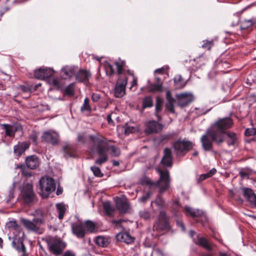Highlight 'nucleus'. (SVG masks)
<instances>
[{"label": "nucleus", "instance_id": "obj_28", "mask_svg": "<svg viewBox=\"0 0 256 256\" xmlns=\"http://www.w3.org/2000/svg\"><path fill=\"white\" fill-rule=\"evenodd\" d=\"M1 126L5 130L6 135L10 137H14L16 130L14 126L8 124H2Z\"/></svg>", "mask_w": 256, "mask_h": 256}, {"label": "nucleus", "instance_id": "obj_26", "mask_svg": "<svg viewBox=\"0 0 256 256\" xmlns=\"http://www.w3.org/2000/svg\"><path fill=\"white\" fill-rule=\"evenodd\" d=\"M116 238L118 240L130 244L134 242V238L131 236L128 233L120 232L116 235Z\"/></svg>", "mask_w": 256, "mask_h": 256}, {"label": "nucleus", "instance_id": "obj_18", "mask_svg": "<svg viewBox=\"0 0 256 256\" xmlns=\"http://www.w3.org/2000/svg\"><path fill=\"white\" fill-rule=\"evenodd\" d=\"M157 225L158 227L162 230H168L170 228L168 218L166 212L164 210L160 212Z\"/></svg>", "mask_w": 256, "mask_h": 256}, {"label": "nucleus", "instance_id": "obj_27", "mask_svg": "<svg viewBox=\"0 0 256 256\" xmlns=\"http://www.w3.org/2000/svg\"><path fill=\"white\" fill-rule=\"evenodd\" d=\"M254 22L253 21L251 20H246L244 18V17H242L239 20L238 25L240 26V29L241 30H247L250 28Z\"/></svg>", "mask_w": 256, "mask_h": 256}, {"label": "nucleus", "instance_id": "obj_48", "mask_svg": "<svg viewBox=\"0 0 256 256\" xmlns=\"http://www.w3.org/2000/svg\"><path fill=\"white\" fill-rule=\"evenodd\" d=\"M230 64L226 61H222L218 64V68L222 71V69H226L229 68Z\"/></svg>", "mask_w": 256, "mask_h": 256}, {"label": "nucleus", "instance_id": "obj_35", "mask_svg": "<svg viewBox=\"0 0 256 256\" xmlns=\"http://www.w3.org/2000/svg\"><path fill=\"white\" fill-rule=\"evenodd\" d=\"M163 102L162 98H157L156 99V116L158 118V120L160 121L161 120V118L160 116L158 114V113L162 110V106Z\"/></svg>", "mask_w": 256, "mask_h": 256}, {"label": "nucleus", "instance_id": "obj_39", "mask_svg": "<svg viewBox=\"0 0 256 256\" xmlns=\"http://www.w3.org/2000/svg\"><path fill=\"white\" fill-rule=\"evenodd\" d=\"M96 242L98 246L102 247H106L108 244L106 238L102 236H98L96 238Z\"/></svg>", "mask_w": 256, "mask_h": 256}, {"label": "nucleus", "instance_id": "obj_51", "mask_svg": "<svg viewBox=\"0 0 256 256\" xmlns=\"http://www.w3.org/2000/svg\"><path fill=\"white\" fill-rule=\"evenodd\" d=\"M48 82L50 84L55 86H59V80L57 78L50 77V79L48 80Z\"/></svg>", "mask_w": 256, "mask_h": 256}, {"label": "nucleus", "instance_id": "obj_29", "mask_svg": "<svg viewBox=\"0 0 256 256\" xmlns=\"http://www.w3.org/2000/svg\"><path fill=\"white\" fill-rule=\"evenodd\" d=\"M174 84L176 88H182L186 85V81L180 74L176 75L174 78Z\"/></svg>", "mask_w": 256, "mask_h": 256}, {"label": "nucleus", "instance_id": "obj_21", "mask_svg": "<svg viewBox=\"0 0 256 256\" xmlns=\"http://www.w3.org/2000/svg\"><path fill=\"white\" fill-rule=\"evenodd\" d=\"M242 190L246 198L252 206L256 208V195L253 190L250 188H243Z\"/></svg>", "mask_w": 256, "mask_h": 256}, {"label": "nucleus", "instance_id": "obj_44", "mask_svg": "<svg viewBox=\"0 0 256 256\" xmlns=\"http://www.w3.org/2000/svg\"><path fill=\"white\" fill-rule=\"evenodd\" d=\"M106 70L108 76H112L115 73L113 66L109 63L106 65Z\"/></svg>", "mask_w": 256, "mask_h": 256}, {"label": "nucleus", "instance_id": "obj_57", "mask_svg": "<svg viewBox=\"0 0 256 256\" xmlns=\"http://www.w3.org/2000/svg\"><path fill=\"white\" fill-rule=\"evenodd\" d=\"M176 224H177V225L178 226H180L183 231L185 230H186L185 226H184V224L183 223V222L182 221L177 220Z\"/></svg>", "mask_w": 256, "mask_h": 256}, {"label": "nucleus", "instance_id": "obj_24", "mask_svg": "<svg viewBox=\"0 0 256 256\" xmlns=\"http://www.w3.org/2000/svg\"><path fill=\"white\" fill-rule=\"evenodd\" d=\"M166 99L167 100L166 104V109L170 112L174 114L175 111L174 109V103L175 100L172 98L171 92L168 90L166 92Z\"/></svg>", "mask_w": 256, "mask_h": 256}, {"label": "nucleus", "instance_id": "obj_56", "mask_svg": "<svg viewBox=\"0 0 256 256\" xmlns=\"http://www.w3.org/2000/svg\"><path fill=\"white\" fill-rule=\"evenodd\" d=\"M62 256H76L75 254L70 250H67L66 251Z\"/></svg>", "mask_w": 256, "mask_h": 256}, {"label": "nucleus", "instance_id": "obj_5", "mask_svg": "<svg viewBox=\"0 0 256 256\" xmlns=\"http://www.w3.org/2000/svg\"><path fill=\"white\" fill-rule=\"evenodd\" d=\"M234 125L233 120L230 117L218 118L214 122L209 128L216 134L224 141V134L226 133L227 130L231 128Z\"/></svg>", "mask_w": 256, "mask_h": 256}, {"label": "nucleus", "instance_id": "obj_50", "mask_svg": "<svg viewBox=\"0 0 256 256\" xmlns=\"http://www.w3.org/2000/svg\"><path fill=\"white\" fill-rule=\"evenodd\" d=\"M256 134V129L254 128H246L244 132L246 136H252Z\"/></svg>", "mask_w": 256, "mask_h": 256}, {"label": "nucleus", "instance_id": "obj_37", "mask_svg": "<svg viewBox=\"0 0 256 256\" xmlns=\"http://www.w3.org/2000/svg\"><path fill=\"white\" fill-rule=\"evenodd\" d=\"M80 111L82 112L86 111L89 112L92 111V108L90 104V100L88 98H86L84 100V104L80 108Z\"/></svg>", "mask_w": 256, "mask_h": 256}, {"label": "nucleus", "instance_id": "obj_32", "mask_svg": "<svg viewBox=\"0 0 256 256\" xmlns=\"http://www.w3.org/2000/svg\"><path fill=\"white\" fill-rule=\"evenodd\" d=\"M114 64L116 66L117 74L120 76H121L125 70V68L126 66V62L119 59L114 62Z\"/></svg>", "mask_w": 256, "mask_h": 256}, {"label": "nucleus", "instance_id": "obj_13", "mask_svg": "<svg viewBox=\"0 0 256 256\" xmlns=\"http://www.w3.org/2000/svg\"><path fill=\"white\" fill-rule=\"evenodd\" d=\"M54 71L48 68H40L34 72V77L38 80H45L50 78L54 74Z\"/></svg>", "mask_w": 256, "mask_h": 256}, {"label": "nucleus", "instance_id": "obj_22", "mask_svg": "<svg viewBox=\"0 0 256 256\" xmlns=\"http://www.w3.org/2000/svg\"><path fill=\"white\" fill-rule=\"evenodd\" d=\"M91 77V74L89 71L80 70L76 74V78L78 82H88Z\"/></svg>", "mask_w": 256, "mask_h": 256}, {"label": "nucleus", "instance_id": "obj_23", "mask_svg": "<svg viewBox=\"0 0 256 256\" xmlns=\"http://www.w3.org/2000/svg\"><path fill=\"white\" fill-rule=\"evenodd\" d=\"M26 162L27 166L32 170L36 168L40 164L38 156L34 155L28 156L26 159Z\"/></svg>", "mask_w": 256, "mask_h": 256}, {"label": "nucleus", "instance_id": "obj_16", "mask_svg": "<svg viewBox=\"0 0 256 256\" xmlns=\"http://www.w3.org/2000/svg\"><path fill=\"white\" fill-rule=\"evenodd\" d=\"M116 208L120 214H126L130 208L128 200L125 198H118L116 201Z\"/></svg>", "mask_w": 256, "mask_h": 256}, {"label": "nucleus", "instance_id": "obj_60", "mask_svg": "<svg viewBox=\"0 0 256 256\" xmlns=\"http://www.w3.org/2000/svg\"><path fill=\"white\" fill-rule=\"evenodd\" d=\"M216 170L215 168H212L207 173L208 174L210 177H211L216 174Z\"/></svg>", "mask_w": 256, "mask_h": 256}, {"label": "nucleus", "instance_id": "obj_19", "mask_svg": "<svg viewBox=\"0 0 256 256\" xmlns=\"http://www.w3.org/2000/svg\"><path fill=\"white\" fill-rule=\"evenodd\" d=\"M224 134L226 136L224 141L226 142L228 146H235L238 144V136L237 134L232 131H228Z\"/></svg>", "mask_w": 256, "mask_h": 256}, {"label": "nucleus", "instance_id": "obj_42", "mask_svg": "<svg viewBox=\"0 0 256 256\" xmlns=\"http://www.w3.org/2000/svg\"><path fill=\"white\" fill-rule=\"evenodd\" d=\"M214 45V40H204L202 42V47L206 50H210Z\"/></svg>", "mask_w": 256, "mask_h": 256}, {"label": "nucleus", "instance_id": "obj_55", "mask_svg": "<svg viewBox=\"0 0 256 256\" xmlns=\"http://www.w3.org/2000/svg\"><path fill=\"white\" fill-rule=\"evenodd\" d=\"M86 137L84 134H79L78 136V142L84 143L85 142Z\"/></svg>", "mask_w": 256, "mask_h": 256}, {"label": "nucleus", "instance_id": "obj_46", "mask_svg": "<svg viewBox=\"0 0 256 256\" xmlns=\"http://www.w3.org/2000/svg\"><path fill=\"white\" fill-rule=\"evenodd\" d=\"M90 170L93 172L95 176L100 178L103 176V174L102 173L101 170L99 168L93 166L90 168Z\"/></svg>", "mask_w": 256, "mask_h": 256}, {"label": "nucleus", "instance_id": "obj_31", "mask_svg": "<svg viewBox=\"0 0 256 256\" xmlns=\"http://www.w3.org/2000/svg\"><path fill=\"white\" fill-rule=\"evenodd\" d=\"M103 208L104 212L109 216H112L115 212L114 208L109 202L103 203Z\"/></svg>", "mask_w": 256, "mask_h": 256}, {"label": "nucleus", "instance_id": "obj_6", "mask_svg": "<svg viewBox=\"0 0 256 256\" xmlns=\"http://www.w3.org/2000/svg\"><path fill=\"white\" fill-rule=\"evenodd\" d=\"M200 142L202 148L205 151H210L213 148V142L220 145L224 142V140L214 134L209 128L200 138Z\"/></svg>", "mask_w": 256, "mask_h": 256}, {"label": "nucleus", "instance_id": "obj_9", "mask_svg": "<svg viewBox=\"0 0 256 256\" xmlns=\"http://www.w3.org/2000/svg\"><path fill=\"white\" fill-rule=\"evenodd\" d=\"M20 198L22 202L26 204H30L36 200V196L32 184H24L21 190Z\"/></svg>", "mask_w": 256, "mask_h": 256}, {"label": "nucleus", "instance_id": "obj_59", "mask_svg": "<svg viewBox=\"0 0 256 256\" xmlns=\"http://www.w3.org/2000/svg\"><path fill=\"white\" fill-rule=\"evenodd\" d=\"M240 174L242 178L248 177V174L247 172H244L242 170L240 172Z\"/></svg>", "mask_w": 256, "mask_h": 256}, {"label": "nucleus", "instance_id": "obj_17", "mask_svg": "<svg viewBox=\"0 0 256 256\" xmlns=\"http://www.w3.org/2000/svg\"><path fill=\"white\" fill-rule=\"evenodd\" d=\"M42 142L50 143L52 145L56 144L58 141V135L52 131L45 132L42 136Z\"/></svg>", "mask_w": 256, "mask_h": 256}, {"label": "nucleus", "instance_id": "obj_43", "mask_svg": "<svg viewBox=\"0 0 256 256\" xmlns=\"http://www.w3.org/2000/svg\"><path fill=\"white\" fill-rule=\"evenodd\" d=\"M74 84H71L66 88L64 90V94L66 95L72 96L74 94Z\"/></svg>", "mask_w": 256, "mask_h": 256}, {"label": "nucleus", "instance_id": "obj_47", "mask_svg": "<svg viewBox=\"0 0 256 256\" xmlns=\"http://www.w3.org/2000/svg\"><path fill=\"white\" fill-rule=\"evenodd\" d=\"M24 152V149L23 148L22 146H20V144H18V145L14 146V153L17 156H21Z\"/></svg>", "mask_w": 256, "mask_h": 256}, {"label": "nucleus", "instance_id": "obj_3", "mask_svg": "<svg viewBox=\"0 0 256 256\" xmlns=\"http://www.w3.org/2000/svg\"><path fill=\"white\" fill-rule=\"evenodd\" d=\"M160 175L159 179L156 182H153L148 178H144L142 181L143 184H146L152 187L154 186L158 188V191L160 194L166 192L170 186V176L169 172L167 170H162L159 168L156 169Z\"/></svg>", "mask_w": 256, "mask_h": 256}, {"label": "nucleus", "instance_id": "obj_58", "mask_svg": "<svg viewBox=\"0 0 256 256\" xmlns=\"http://www.w3.org/2000/svg\"><path fill=\"white\" fill-rule=\"evenodd\" d=\"M210 178L208 173L202 174L200 176V180H204L208 178Z\"/></svg>", "mask_w": 256, "mask_h": 256}, {"label": "nucleus", "instance_id": "obj_52", "mask_svg": "<svg viewBox=\"0 0 256 256\" xmlns=\"http://www.w3.org/2000/svg\"><path fill=\"white\" fill-rule=\"evenodd\" d=\"M38 135L36 132H32L30 136V139L35 144H37V139Z\"/></svg>", "mask_w": 256, "mask_h": 256}, {"label": "nucleus", "instance_id": "obj_40", "mask_svg": "<svg viewBox=\"0 0 256 256\" xmlns=\"http://www.w3.org/2000/svg\"><path fill=\"white\" fill-rule=\"evenodd\" d=\"M62 72L64 74V78H70L74 75V70L66 66L62 68Z\"/></svg>", "mask_w": 256, "mask_h": 256}, {"label": "nucleus", "instance_id": "obj_14", "mask_svg": "<svg viewBox=\"0 0 256 256\" xmlns=\"http://www.w3.org/2000/svg\"><path fill=\"white\" fill-rule=\"evenodd\" d=\"M176 98L178 101V105L182 108L187 106L193 100L192 94L186 92L177 94Z\"/></svg>", "mask_w": 256, "mask_h": 256}, {"label": "nucleus", "instance_id": "obj_33", "mask_svg": "<svg viewBox=\"0 0 256 256\" xmlns=\"http://www.w3.org/2000/svg\"><path fill=\"white\" fill-rule=\"evenodd\" d=\"M195 243L199 246H200L208 250H211L212 246L210 244L208 240L204 237H198V240L195 242Z\"/></svg>", "mask_w": 256, "mask_h": 256}, {"label": "nucleus", "instance_id": "obj_15", "mask_svg": "<svg viewBox=\"0 0 256 256\" xmlns=\"http://www.w3.org/2000/svg\"><path fill=\"white\" fill-rule=\"evenodd\" d=\"M145 132L146 134H151L152 133H158L160 132L163 126L154 120L148 122L145 124Z\"/></svg>", "mask_w": 256, "mask_h": 256}, {"label": "nucleus", "instance_id": "obj_62", "mask_svg": "<svg viewBox=\"0 0 256 256\" xmlns=\"http://www.w3.org/2000/svg\"><path fill=\"white\" fill-rule=\"evenodd\" d=\"M16 168H20L22 170V172L25 170V166L24 164H18Z\"/></svg>", "mask_w": 256, "mask_h": 256}, {"label": "nucleus", "instance_id": "obj_1", "mask_svg": "<svg viewBox=\"0 0 256 256\" xmlns=\"http://www.w3.org/2000/svg\"><path fill=\"white\" fill-rule=\"evenodd\" d=\"M90 140L93 142L92 151L96 152L99 158L95 160V164L101 166L108 160V152L110 150V154L113 156H118L120 152L119 148L114 146L108 147V143L103 138L94 136H90Z\"/></svg>", "mask_w": 256, "mask_h": 256}, {"label": "nucleus", "instance_id": "obj_8", "mask_svg": "<svg viewBox=\"0 0 256 256\" xmlns=\"http://www.w3.org/2000/svg\"><path fill=\"white\" fill-rule=\"evenodd\" d=\"M40 194L42 198H47L49 195L54 192L56 186L54 180L49 177H42L40 181Z\"/></svg>", "mask_w": 256, "mask_h": 256}, {"label": "nucleus", "instance_id": "obj_41", "mask_svg": "<svg viewBox=\"0 0 256 256\" xmlns=\"http://www.w3.org/2000/svg\"><path fill=\"white\" fill-rule=\"evenodd\" d=\"M152 100L151 96H146L142 101V108H145L152 107Z\"/></svg>", "mask_w": 256, "mask_h": 256}, {"label": "nucleus", "instance_id": "obj_4", "mask_svg": "<svg viewBox=\"0 0 256 256\" xmlns=\"http://www.w3.org/2000/svg\"><path fill=\"white\" fill-rule=\"evenodd\" d=\"M71 227L72 234L78 238H82L86 234L94 232L96 230V224L90 220L72 223Z\"/></svg>", "mask_w": 256, "mask_h": 256}, {"label": "nucleus", "instance_id": "obj_53", "mask_svg": "<svg viewBox=\"0 0 256 256\" xmlns=\"http://www.w3.org/2000/svg\"><path fill=\"white\" fill-rule=\"evenodd\" d=\"M150 194L151 193L150 192H148L139 198V201L143 203L146 202L150 198Z\"/></svg>", "mask_w": 256, "mask_h": 256}, {"label": "nucleus", "instance_id": "obj_38", "mask_svg": "<svg viewBox=\"0 0 256 256\" xmlns=\"http://www.w3.org/2000/svg\"><path fill=\"white\" fill-rule=\"evenodd\" d=\"M148 91L150 92H162V83H157V84H151L149 86Z\"/></svg>", "mask_w": 256, "mask_h": 256}, {"label": "nucleus", "instance_id": "obj_36", "mask_svg": "<svg viewBox=\"0 0 256 256\" xmlns=\"http://www.w3.org/2000/svg\"><path fill=\"white\" fill-rule=\"evenodd\" d=\"M172 211L175 216H177L178 213L181 211V206L178 200H176L173 202L172 206Z\"/></svg>", "mask_w": 256, "mask_h": 256}, {"label": "nucleus", "instance_id": "obj_63", "mask_svg": "<svg viewBox=\"0 0 256 256\" xmlns=\"http://www.w3.org/2000/svg\"><path fill=\"white\" fill-rule=\"evenodd\" d=\"M20 89L22 90L24 92H28L30 91V89L24 86H20Z\"/></svg>", "mask_w": 256, "mask_h": 256}, {"label": "nucleus", "instance_id": "obj_61", "mask_svg": "<svg viewBox=\"0 0 256 256\" xmlns=\"http://www.w3.org/2000/svg\"><path fill=\"white\" fill-rule=\"evenodd\" d=\"M164 68H163L156 69L155 70L156 73H158L160 74H163L164 73Z\"/></svg>", "mask_w": 256, "mask_h": 256}, {"label": "nucleus", "instance_id": "obj_2", "mask_svg": "<svg viewBox=\"0 0 256 256\" xmlns=\"http://www.w3.org/2000/svg\"><path fill=\"white\" fill-rule=\"evenodd\" d=\"M7 228L10 231L15 230L16 232H18V234H15L12 238V248L16 249L20 256H28L26 252V248L23 242L22 236L24 234L22 233V236H20V226L17 224L16 221L14 220L10 221L8 223ZM8 238L10 240L11 236H9Z\"/></svg>", "mask_w": 256, "mask_h": 256}, {"label": "nucleus", "instance_id": "obj_45", "mask_svg": "<svg viewBox=\"0 0 256 256\" xmlns=\"http://www.w3.org/2000/svg\"><path fill=\"white\" fill-rule=\"evenodd\" d=\"M154 203L160 208H162L164 206V200L160 195L157 196L154 200Z\"/></svg>", "mask_w": 256, "mask_h": 256}, {"label": "nucleus", "instance_id": "obj_25", "mask_svg": "<svg viewBox=\"0 0 256 256\" xmlns=\"http://www.w3.org/2000/svg\"><path fill=\"white\" fill-rule=\"evenodd\" d=\"M62 150L64 153V156L66 158L74 156L76 148L74 146L66 144L62 146Z\"/></svg>", "mask_w": 256, "mask_h": 256}, {"label": "nucleus", "instance_id": "obj_30", "mask_svg": "<svg viewBox=\"0 0 256 256\" xmlns=\"http://www.w3.org/2000/svg\"><path fill=\"white\" fill-rule=\"evenodd\" d=\"M184 212L186 216L190 214L193 218L199 217L201 216L202 214V211L198 210H194L188 206H185Z\"/></svg>", "mask_w": 256, "mask_h": 256}, {"label": "nucleus", "instance_id": "obj_34", "mask_svg": "<svg viewBox=\"0 0 256 256\" xmlns=\"http://www.w3.org/2000/svg\"><path fill=\"white\" fill-rule=\"evenodd\" d=\"M56 208L58 212V218L62 220L66 212V207L64 204L60 203L56 204Z\"/></svg>", "mask_w": 256, "mask_h": 256}, {"label": "nucleus", "instance_id": "obj_12", "mask_svg": "<svg viewBox=\"0 0 256 256\" xmlns=\"http://www.w3.org/2000/svg\"><path fill=\"white\" fill-rule=\"evenodd\" d=\"M22 222L25 228L28 230L35 232H38L40 230L38 224H43L44 220L42 218H34L32 221L24 219L22 220Z\"/></svg>", "mask_w": 256, "mask_h": 256}, {"label": "nucleus", "instance_id": "obj_64", "mask_svg": "<svg viewBox=\"0 0 256 256\" xmlns=\"http://www.w3.org/2000/svg\"><path fill=\"white\" fill-rule=\"evenodd\" d=\"M106 119H107V121L109 124H112L113 123V121L112 119L111 114L108 115Z\"/></svg>", "mask_w": 256, "mask_h": 256}, {"label": "nucleus", "instance_id": "obj_7", "mask_svg": "<svg viewBox=\"0 0 256 256\" xmlns=\"http://www.w3.org/2000/svg\"><path fill=\"white\" fill-rule=\"evenodd\" d=\"M44 240L49 252L56 256L60 255L66 247V243L59 238L48 236Z\"/></svg>", "mask_w": 256, "mask_h": 256}, {"label": "nucleus", "instance_id": "obj_49", "mask_svg": "<svg viewBox=\"0 0 256 256\" xmlns=\"http://www.w3.org/2000/svg\"><path fill=\"white\" fill-rule=\"evenodd\" d=\"M139 215L141 218L144 220H148L150 218V212L146 210H141L139 212Z\"/></svg>", "mask_w": 256, "mask_h": 256}, {"label": "nucleus", "instance_id": "obj_20", "mask_svg": "<svg viewBox=\"0 0 256 256\" xmlns=\"http://www.w3.org/2000/svg\"><path fill=\"white\" fill-rule=\"evenodd\" d=\"M164 156L161 160L162 164L166 167L172 166V152L170 148H166L164 150Z\"/></svg>", "mask_w": 256, "mask_h": 256}, {"label": "nucleus", "instance_id": "obj_54", "mask_svg": "<svg viewBox=\"0 0 256 256\" xmlns=\"http://www.w3.org/2000/svg\"><path fill=\"white\" fill-rule=\"evenodd\" d=\"M100 98V95L99 94L94 93L92 96V100L94 102H98Z\"/></svg>", "mask_w": 256, "mask_h": 256}, {"label": "nucleus", "instance_id": "obj_11", "mask_svg": "<svg viewBox=\"0 0 256 256\" xmlns=\"http://www.w3.org/2000/svg\"><path fill=\"white\" fill-rule=\"evenodd\" d=\"M126 76H119L114 88V96L118 98H122L126 94V86L127 84Z\"/></svg>", "mask_w": 256, "mask_h": 256}, {"label": "nucleus", "instance_id": "obj_10", "mask_svg": "<svg viewBox=\"0 0 256 256\" xmlns=\"http://www.w3.org/2000/svg\"><path fill=\"white\" fill-rule=\"evenodd\" d=\"M194 144L192 142L186 139H178L173 144V148L177 154H184L186 152L192 148Z\"/></svg>", "mask_w": 256, "mask_h": 256}]
</instances>
